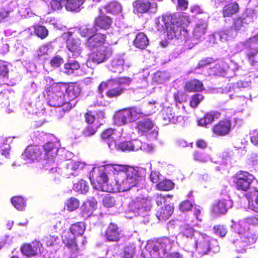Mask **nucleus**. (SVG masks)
Instances as JSON below:
<instances>
[{
	"instance_id": "f257e3e1",
	"label": "nucleus",
	"mask_w": 258,
	"mask_h": 258,
	"mask_svg": "<svg viewBox=\"0 0 258 258\" xmlns=\"http://www.w3.org/2000/svg\"><path fill=\"white\" fill-rule=\"evenodd\" d=\"M83 169L89 170V178L93 187L108 192L126 191L132 187L142 188L145 185V171L121 164H109L98 167L87 165L80 161L66 164V175L78 176Z\"/></svg>"
},
{
	"instance_id": "f03ea898",
	"label": "nucleus",
	"mask_w": 258,
	"mask_h": 258,
	"mask_svg": "<svg viewBox=\"0 0 258 258\" xmlns=\"http://www.w3.org/2000/svg\"><path fill=\"white\" fill-rule=\"evenodd\" d=\"M204 18L200 19L194 27L192 34L194 39L189 43L187 30L185 29L189 23V18L186 15L180 13L163 15L156 20V28L158 31H165L169 39L176 38L184 41L185 45L191 48L197 42L196 40H201L204 38L208 27V14L203 13Z\"/></svg>"
},
{
	"instance_id": "7ed1b4c3",
	"label": "nucleus",
	"mask_w": 258,
	"mask_h": 258,
	"mask_svg": "<svg viewBox=\"0 0 258 258\" xmlns=\"http://www.w3.org/2000/svg\"><path fill=\"white\" fill-rule=\"evenodd\" d=\"M186 222L180 226L178 236L181 238L186 251H196L202 255L210 251L213 253L219 252L220 247L216 239L195 230L193 226L196 223L193 220L187 219Z\"/></svg>"
},
{
	"instance_id": "20e7f679",
	"label": "nucleus",
	"mask_w": 258,
	"mask_h": 258,
	"mask_svg": "<svg viewBox=\"0 0 258 258\" xmlns=\"http://www.w3.org/2000/svg\"><path fill=\"white\" fill-rule=\"evenodd\" d=\"M233 233L229 240L234 245L237 252L243 253L249 246L255 243L257 235L250 231L249 226H258V216L247 217L236 223L232 221Z\"/></svg>"
},
{
	"instance_id": "39448f33",
	"label": "nucleus",
	"mask_w": 258,
	"mask_h": 258,
	"mask_svg": "<svg viewBox=\"0 0 258 258\" xmlns=\"http://www.w3.org/2000/svg\"><path fill=\"white\" fill-rule=\"evenodd\" d=\"M59 142H48L44 146H29L22 153V158L25 163H31L43 158L45 160L44 168L50 173L57 172L54 162V158L61 149H59Z\"/></svg>"
},
{
	"instance_id": "423d86ee",
	"label": "nucleus",
	"mask_w": 258,
	"mask_h": 258,
	"mask_svg": "<svg viewBox=\"0 0 258 258\" xmlns=\"http://www.w3.org/2000/svg\"><path fill=\"white\" fill-rule=\"evenodd\" d=\"M148 111L142 112L140 108L133 107L124 108L117 111L114 115V123L122 125L135 121L144 116H148L155 112L161 107L160 104L156 101L149 102L147 106Z\"/></svg>"
},
{
	"instance_id": "0eeeda50",
	"label": "nucleus",
	"mask_w": 258,
	"mask_h": 258,
	"mask_svg": "<svg viewBox=\"0 0 258 258\" xmlns=\"http://www.w3.org/2000/svg\"><path fill=\"white\" fill-rule=\"evenodd\" d=\"M132 82L131 78L123 77L110 79L106 82H102L98 87L100 95L105 88L108 90L106 94L109 98H116L122 94Z\"/></svg>"
},
{
	"instance_id": "6e6552de",
	"label": "nucleus",
	"mask_w": 258,
	"mask_h": 258,
	"mask_svg": "<svg viewBox=\"0 0 258 258\" xmlns=\"http://www.w3.org/2000/svg\"><path fill=\"white\" fill-rule=\"evenodd\" d=\"M174 242V239L167 237L156 241H148L146 245V250L149 258H165L170 251Z\"/></svg>"
},
{
	"instance_id": "1a4fd4ad",
	"label": "nucleus",
	"mask_w": 258,
	"mask_h": 258,
	"mask_svg": "<svg viewBox=\"0 0 258 258\" xmlns=\"http://www.w3.org/2000/svg\"><path fill=\"white\" fill-rule=\"evenodd\" d=\"M55 90H61L63 93L65 91V94H63L64 98L67 103L64 105V109L71 110L74 107L77 102L78 97L81 92V89L79 85L76 83L66 84L60 83L54 87Z\"/></svg>"
},
{
	"instance_id": "9d476101",
	"label": "nucleus",
	"mask_w": 258,
	"mask_h": 258,
	"mask_svg": "<svg viewBox=\"0 0 258 258\" xmlns=\"http://www.w3.org/2000/svg\"><path fill=\"white\" fill-rule=\"evenodd\" d=\"M85 229L86 226L84 223L78 222L72 225L70 227V232H64L61 236L63 243L71 249V251L75 252L78 249L76 236L82 235Z\"/></svg>"
},
{
	"instance_id": "9b49d317",
	"label": "nucleus",
	"mask_w": 258,
	"mask_h": 258,
	"mask_svg": "<svg viewBox=\"0 0 258 258\" xmlns=\"http://www.w3.org/2000/svg\"><path fill=\"white\" fill-rule=\"evenodd\" d=\"M57 84L54 85L51 90H47V101L50 106L56 108V111L59 112L60 114H58L59 117H62L67 111L70 110H66L64 108L66 101L63 96V94L61 90H55L54 87Z\"/></svg>"
},
{
	"instance_id": "f8f14e48",
	"label": "nucleus",
	"mask_w": 258,
	"mask_h": 258,
	"mask_svg": "<svg viewBox=\"0 0 258 258\" xmlns=\"http://www.w3.org/2000/svg\"><path fill=\"white\" fill-rule=\"evenodd\" d=\"M137 129L139 134L144 136L149 141L156 140L158 134L157 126L149 118H144L137 123Z\"/></svg>"
},
{
	"instance_id": "ddd939ff",
	"label": "nucleus",
	"mask_w": 258,
	"mask_h": 258,
	"mask_svg": "<svg viewBox=\"0 0 258 258\" xmlns=\"http://www.w3.org/2000/svg\"><path fill=\"white\" fill-rule=\"evenodd\" d=\"M239 119L237 118L227 117L220 120L212 127L213 133L217 136L224 137L230 134Z\"/></svg>"
},
{
	"instance_id": "4468645a",
	"label": "nucleus",
	"mask_w": 258,
	"mask_h": 258,
	"mask_svg": "<svg viewBox=\"0 0 258 258\" xmlns=\"http://www.w3.org/2000/svg\"><path fill=\"white\" fill-rule=\"evenodd\" d=\"M130 208L135 216L145 217L151 208V202L147 198L138 197L130 204Z\"/></svg>"
},
{
	"instance_id": "2eb2a0df",
	"label": "nucleus",
	"mask_w": 258,
	"mask_h": 258,
	"mask_svg": "<svg viewBox=\"0 0 258 258\" xmlns=\"http://www.w3.org/2000/svg\"><path fill=\"white\" fill-rule=\"evenodd\" d=\"M61 37L65 40L66 47L72 53L73 56L75 57L79 56L83 50L81 40L79 38H75L73 32L70 31L64 33Z\"/></svg>"
},
{
	"instance_id": "dca6fc26",
	"label": "nucleus",
	"mask_w": 258,
	"mask_h": 258,
	"mask_svg": "<svg viewBox=\"0 0 258 258\" xmlns=\"http://www.w3.org/2000/svg\"><path fill=\"white\" fill-rule=\"evenodd\" d=\"M101 138L107 142L108 147L112 150L116 146L117 140L126 138V135L123 132L122 128H120L118 130L108 128L102 133Z\"/></svg>"
},
{
	"instance_id": "f3484780",
	"label": "nucleus",
	"mask_w": 258,
	"mask_h": 258,
	"mask_svg": "<svg viewBox=\"0 0 258 258\" xmlns=\"http://www.w3.org/2000/svg\"><path fill=\"white\" fill-rule=\"evenodd\" d=\"M114 149L122 151H137L141 149L146 152H150L152 150V147L138 140H135L131 141H123L118 144L116 143V146Z\"/></svg>"
},
{
	"instance_id": "a211bd4d",
	"label": "nucleus",
	"mask_w": 258,
	"mask_h": 258,
	"mask_svg": "<svg viewBox=\"0 0 258 258\" xmlns=\"http://www.w3.org/2000/svg\"><path fill=\"white\" fill-rule=\"evenodd\" d=\"M254 179V176L248 172L240 171L235 174L233 182L238 190L247 191Z\"/></svg>"
},
{
	"instance_id": "6ab92c4d",
	"label": "nucleus",
	"mask_w": 258,
	"mask_h": 258,
	"mask_svg": "<svg viewBox=\"0 0 258 258\" xmlns=\"http://www.w3.org/2000/svg\"><path fill=\"white\" fill-rule=\"evenodd\" d=\"M221 196V199L215 201L212 206V211L217 215L225 214L233 205V202L226 189L222 192Z\"/></svg>"
},
{
	"instance_id": "aec40b11",
	"label": "nucleus",
	"mask_w": 258,
	"mask_h": 258,
	"mask_svg": "<svg viewBox=\"0 0 258 258\" xmlns=\"http://www.w3.org/2000/svg\"><path fill=\"white\" fill-rule=\"evenodd\" d=\"M131 64L125 62L124 54H115L110 60L108 65V69L112 73H121L129 68Z\"/></svg>"
},
{
	"instance_id": "412c9836",
	"label": "nucleus",
	"mask_w": 258,
	"mask_h": 258,
	"mask_svg": "<svg viewBox=\"0 0 258 258\" xmlns=\"http://www.w3.org/2000/svg\"><path fill=\"white\" fill-rule=\"evenodd\" d=\"M133 13L136 15H142L149 11L155 13L157 11V5L151 4L149 0H136L133 3Z\"/></svg>"
},
{
	"instance_id": "4be33fe9",
	"label": "nucleus",
	"mask_w": 258,
	"mask_h": 258,
	"mask_svg": "<svg viewBox=\"0 0 258 258\" xmlns=\"http://www.w3.org/2000/svg\"><path fill=\"white\" fill-rule=\"evenodd\" d=\"M22 253L28 256H34L39 253L43 254L44 250L42 244L35 240L30 244L24 245L21 248Z\"/></svg>"
},
{
	"instance_id": "5701e85b",
	"label": "nucleus",
	"mask_w": 258,
	"mask_h": 258,
	"mask_svg": "<svg viewBox=\"0 0 258 258\" xmlns=\"http://www.w3.org/2000/svg\"><path fill=\"white\" fill-rule=\"evenodd\" d=\"M111 53L112 51L110 48L101 46L97 48L96 50L92 54L90 57V59L99 64L107 59Z\"/></svg>"
},
{
	"instance_id": "b1692460",
	"label": "nucleus",
	"mask_w": 258,
	"mask_h": 258,
	"mask_svg": "<svg viewBox=\"0 0 258 258\" xmlns=\"http://www.w3.org/2000/svg\"><path fill=\"white\" fill-rule=\"evenodd\" d=\"M162 115L165 124H168L169 123H176L178 120L182 119V116H176L175 112L173 110V108L170 106L165 107L163 108Z\"/></svg>"
},
{
	"instance_id": "393cba45",
	"label": "nucleus",
	"mask_w": 258,
	"mask_h": 258,
	"mask_svg": "<svg viewBox=\"0 0 258 258\" xmlns=\"http://www.w3.org/2000/svg\"><path fill=\"white\" fill-rule=\"evenodd\" d=\"M96 205L97 202L94 199L87 200L81 207V216L85 219L89 217L96 209Z\"/></svg>"
},
{
	"instance_id": "a878e982",
	"label": "nucleus",
	"mask_w": 258,
	"mask_h": 258,
	"mask_svg": "<svg viewBox=\"0 0 258 258\" xmlns=\"http://www.w3.org/2000/svg\"><path fill=\"white\" fill-rule=\"evenodd\" d=\"M236 35V31L234 30L232 27H230L225 28L219 32L215 33V36L212 38L218 37L221 41L225 42L235 37Z\"/></svg>"
},
{
	"instance_id": "bb28decb",
	"label": "nucleus",
	"mask_w": 258,
	"mask_h": 258,
	"mask_svg": "<svg viewBox=\"0 0 258 258\" xmlns=\"http://www.w3.org/2000/svg\"><path fill=\"white\" fill-rule=\"evenodd\" d=\"M105 41V35L101 33H95L88 38L86 45L90 48H98L103 46L102 44Z\"/></svg>"
},
{
	"instance_id": "cd10ccee",
	"label": "nucleus",
	"mask_w": 258,
	"mask_h": 258,
	"mask_svg": "<svg viewBox=\"0 0 258 258\" xmlns=\"http://www.w3.org/2000/svg\"><path fill=\"white\" fill-rule=\"evenodd\" d=\"M254 48L247 52V58L251 66H254L257 62L258 58V34L252 37Z\"/></svg>"
},
{
	"instance_id": "c85d7f7f",
	"label": "nucleus",
	"mask_w": 258,
	"mask_h": 258,
	"mask_svg": "<svg viewBox=\"0 0 258 258\" xmlns=\"http://www.w3.org/2000/svg\"><path fill=\"white\" fill-rule=\"evenodd\" d=\"M254 48L252 37L246 39L244 41H240L237 43L234 46L233 52L234 53L239 52L244 49H247L246 52V56H247V52Z\"/></svg>"
},
{
	"instance_id": "c756f323",
	"label": "nucleus",
	"mask_w": 258,
	"mask_h": 258,
	"mask_svg": "<svg viewBox=\"0 0 258 258\" xmlns=\"http://www.w3.org/2000/svg\"><path fill=\"white\" fill-rule=\"evenodd\" d=\"M173 212V205L168 204L158 210L156 216L160 221H166L171 216Z\"/></svg>"
},
{
	"instance_id": "7c9ffc66",
	"label": "nucleus",
	"mask_w": 258,
	"mask_h": 258,
	"mask_svg": "<svg viewBox=\"0 0 258 258\" xmlns=\"http://www.w3.org/2000/svg\"><path fill=\"white\" fill-rule=\"evenodd\" d=\"M106 236L108 241H116L120 237V233L116 224L111 223L106 231Z\"/></svg>"
},
{
	"instance_id": "2f4dec72",
	"label": "nucleus",
	"mask_w": 258,
	"mask_h": 258,
	"mask_svg": "<svg viewBox=\"0 0 258 258\" xmlns=\"http://www.w3.org/2000/svg\"><path fill=\"white\" fill-rule=\"evenodd\" d=\"M221 113L218 111H210L198 121L199 125L204 126L211 123L215 119L220 118Z\"/></svg>"
},
{
	"instance_id": "473e14b6",
	"label": "nucleus",
	"mask_w": 258,
	"mask_h": 258,
	"mask_svg": "<svg viewBox=\"0 0 258 258\" xmlns=\"http://www.w3.org/2000/svg\"><path fill=\"white\" fill-rule=\"evenodd\" d=\"M246 198L248 201V208L258 213V190L248 194Z\"/></svg>"
},
{
	"instance_id": "72a5a7b5",
	"label": "nucleus",
	"mask_w": 258,
	"mask_h": 258,
	"mask_svg": "<svg viewBox=\"0 0 258 258\" xmlns=\"http://www.w3.org/2000/svg\"><path fill=\"white\" fill-rule=\"evenodd\" d=\"M250 85L249 81L243 82L241 81H238L235 85L233 84H228L225 87V92L226 93H230L233 92L234 93H238L239 90L241 88L248 87Z\"/></svg>"
},
{
	"instance_id": "f704fd0d",
	"label": "nucleus",
	"mask_w": 258,
	"mask_h": 258,
	"mask_svg": "<svg viewBox=\"0 0 258 258\" xmlns=\"http://www.w3.org/2000/svg\"><path fill=\"white\" fill-rule=\"evenodd\" d=\"M134 44L136 47L143 49L149 44V40L145 33L140 32L137 34Z\"/></svg>"
},
{
	"instance_id": "c9c22d12",
	"label": "nucleus",
	"mask_w": 258,
	"mask_h": 258,
	"mask_svg": "<svg viewBox=\"0 0 258 258\" xmlns=\"http://www.w3.org/2000/svg\"><path fill=\"white\" fill-rule=\"evenodd\" d=\"M215 66L211 68L214 69V72L217 75L227 76V69L228 68V63L223 60H219L215 62Z\"/></svg>"
},
{
	"instance_id": "e433bc0d",
	"label": "nucleus",
	"mask_w": 258,
	"mask_h": 258,
	"mask_svg": "<svg viewBox=\"0 0 258 258\" xmlns=\"http://www.w3.org/2000/svg\"><path fill=\"white\" fill-rule=\"evenodd\" d=\"M78 31L82 37L89 38L97 33V29L95 26L87 25L79 27Z\"/></svg>"
},
{
	"instance_id": "4c0bfd02",
	"label": "nucleus",
	"mask_w": 258,
	"mask_h": 258,
	"mask_svg": "<svg viewBox=\"0 0 258 258\" xmlns=\"http://www.w3.org/2000/svg\"><path fill=\"white\" fill-rule=\"evenodd\" d=\"M9 65V64L8 62L0 60V76L3 77L5 83L9 85L13 86L16 84V81L8 82Z\"/></svg>"
},
{
	"instance_id": "58836bf2",
	"label": "nucleus",
	"mask_w": 258,
	"mask_h": 258,
	"mask_svg": "<svg viewBox=\"0 0 258 258\" xmlns=\"http://www.w3.org/2000/svg\"><path fill=\"white\" fill-rule=\"evenodd\" d=\"M10 138L0 137V152L2 155L6 158H9L10 145L8 142Z\"/></svg>"
},
{
	"instance_id": "ea45409f",
	"label": "nucleus",
	"mask_w": 258,
	"mask_h": 258,
	"mask_svg": "<svg viewBox=\"0 0 258 258\" xmlns=\"http://www.w3.org/2000/svg\"><path fill=\"white\" fill-rule=\"evenodd\" d=\"M112 23L111 19L108 16L102 15L95 20V27L98 26L101 29H107Z\"/></svg>"
},
{
	"instance_id": "a19ab883",
	"label": "nucleus",
	"mask_w": 258,
	"mask_h": 258,
	"mask_svg": "<svg viewBox=\"0 0 258 258\" xmlns=\"http://www.w3.org/2000/svg\"><path fill=\"white\" fill-rule=\"evenodd\" d=\"M257 15L255 11L252 9H247L240 18L246 25L253 22L256 18Z\"/></svg>"
},
{
	"instance_id": "79ce46f5",
	"label": "nucleus",
	"mask_w": 258,
	"mask_h": 258,
	"mask_svg": "<svg viewBox=\"0 0 258 258\" xmlns=\"http://www.w3.org/2000/svg\"><path fill=\"white\" fill-rule=\"evenodd\" d=\"M185 89L189 92L201 91L204 89L203 84L198 80H193L186 83Z\"/></svg>"
},
{
	"instance_id": "37998d69",
	"label": "nucleus",
	"mask_w": 258,
	"mask_h": 258,
	"mask_svg": "<svg viewBox=\"0 0 258 258\" xmlns=\"http://www.w3.org/2000/svg\"><path fill=\"white\" fill-rule=\"evenodd\" d=\"M104 9L107 13L116 14L121 12L122 7L117 2L112 1L105 5Z\"/></svg>"
},
{
	"instance_id": "c03bdc74",
	"label": "nucleus",
	"mask_w": 258,
	"mask_h": 258,
	"mask_svg": "<svg viewBox=\"0 0 258 258\" xmlns=\"http://www.w3.org/2000/svg\"><path fill=\"white\" fill-rule=\"evenodd\" d=\"M73 189L80 194H85L89 191V185L86 180L81 179L74 184Z\"/></svg>"
},
{
	"instance_id": "a18cd8bd",
	"label": "nucleus",
	"mask_w": 258,
	"mask_h": 258,
	"mask_svg": "<svg viewBox=\"0 0 258 258\" xmlns=\"http://www.w3.org/2000/svg\"><path fill=\"white\" fill-rule=\"evenodd\" d=\"M239 10L238 5L236 3H231L225 6L223 10L224 17H229L236 14Z\"/></svg>"
},
{
	"instance_id": "49530a36",
	"label": "nucleus",
	"mask_w": 258,
	"mask_h": 258,
	"mask_svg": "<svg viewBox=\"0 0 258 258\" xmlns=\"http://www.w3.org/2000/svg\"><path fill=\"white\" fill-rule=\"evenodd\" d=\"M136 246L134 244H130L125 246L120 252V256L122 258H133L135 254Z\"/></svg>"
},
{
	"instance_id": "de8ad7c7",
	"label": "nucleus",
	"mask_w": 258,
	"mask_h": 258,
	"mask_svg": "<svg viewBox=\"0 0 258 258\" xmlns=\"http://www.w3.org/2000/svg\"><path fill=\"white\" fill-rule=\"evenodd\" d=\"M169 78V75L166 72H157L153 77V81L159 84L166 82Z\"/></svg>"
},
{
	"instance_id": "09e8293b",
	"label": "nucleus",
	"mask_w": 258,
	"mask_h": 258,
	"mask_svg": "<svg viewBox=\"0 0 258 258\" xmlns=\"http://www.w3.org/2000/svg\"><path fill=\"white\" fill-rule=\"evenodd\" d=\"M11 203L19 211H23L26 207V201L22 197H14L11 199Z\"/></svg>"
},
{
	"instance_id": "8fccbe9b",
	"label": "nucleus",
	"mask_w": 258,
	"mask_h": 258,
	"mask_svg": "<svg viewBox=\"0 0 258 258\" xmlns=\"http://www.w3.org/2000/svg\"><path fill=\"white\" fill-rule=\"evenodd\" d=\"M80 68V64L77 61H73L64 65V73L67 75H71L74 73V71Z\"/></svg>"
},
{
	"instance_id": "3c124183",
	"label": "nucleus",
	"mask_w": 258,
	"mask_h": 258,
	"mask_svg": "<svg viewBox=\"0 0 258 258\" xmlns=\"http://www.w3.org/2000/svg\"><path fill=\"white\" fill-rule=\"evenodd\" d=\"M193 155L194 160L201 163H206L211 160L210 156L205 153L196 151Z\"/></svg>"
},
{
	"instance_id": "603ef678",
	"label": "nucleus",
	"mask_w": 258,
	"mask_h": 258,
	"mask_svg": "<svg viewBox=\"0 0 258 258\" xmlns=\"http://www.w3.org/2000/svg\"><path fill=\"white\" fill-rule=\"evenodd\" d=\"M80 206L79 201L75 198H71L69 199L66 203V206L68 211H73L76 210Z\"/></svg>"
},
{
	"instance_id": "864d4df0",
	"label": "nucleus",
	"mask_w": 258,
	"mask_h": 258,
	"mask_svg": "<svg viewBox=\"0 0 258 258\" xmlns=\"http://www.w3.org/2000/svg\"><path fill=\"white\" fill-rule=\"evenodd\" d=\"M158 189L161 190H169L174 187V183L170 180H163L157 184Z\"/></svg>"
},
{
	"instance_id": "5fc2aeb1",
	"label": "nucleus",
	"mask_w": 258,
	"mask_h": 258,
	"mask_svg": "<svg viewBox=\"0 0 258 258\" xmlns=\"http://www.w3.org/2000/svg\"><path fill=\"white\" fill-rule=\"evenodd\" d=\"M61 240L62 239L55 235H48L44 237V241L48 246L59 244Z\"/></svg>"
},
{
	"instance_id": "6e6d98bb",
	"label": "nucleus",
	"mask_w": 258,
	"mask_h": 258,
	"mask_svg": "<svg viewBox=\"0 0 258 258\" xmlns=\"http://www.w3.org/2000/svg\"><path fill=\"white\" fill-rule=\"evenodd\" d=\"M118 38V33L116 31L111 33H107V35H105V40H106V41L109 45L116 44Z\"/></svg>"
},
{
	"instance_id": "4d7b16f0",
	"label": "nucleus",
	"mask_w": 258,
	"mask_h": 258,
	"mask_svg": "<svg viewBox=\"0 0 258 258\" xmlns=\"http://www.w3.org/2000/svg\"><path fill=\"white\" fill-rule=\"evenodd\" d=\"M228 68L227 69V75L228 77H232V75H230L231 72H233L234 75H237L236 73V71H238L239 70V67L238 64L232 60H229L228 63Z\"/></svg>"
},
{
	"instance_id": "13d9d810",
	"label": "nucleus",
	"mask_w": 258,
	"mask_h": 258,
	"mask_svg": "<svg viewBox=\"0 0 258 258\" xmlns=\"http://www.w3.org/2000/svg\"><path fill=\"white\" fill-rule=\"evenodd\" d=\"M246 26V24H244L241 18L239 17L234 21L232 27L236 31V34H237L239 31H244Z\"/></svg>"
},
{
	"instance_id": "bf43d9fd",
	"label": "nucleus",
	"mask_w": 258,
	"mask_h": 258,
	"mask_svg": "<svg viewBox=\"0 0 258 258\" xmlns=\"http://www.w3.org/2000/svg\"><path fill=\"white\" fill-rule=\"evenodd\" d=\"M36 34L41 39L45 38L48 34L47 29L43 26H37L35 28Z\"/></svg>"
},
{
	"instance_id": "052dcab7",
	"label": "nucleus",
	"mask_w": 258,
	"mask_h": 258,
	"mask_svg": "<svg viewBox=\"0 0 258 258\" xmlns=\"http://www.w3.org/2000/svg\"><path fill=\"white\" fill-rule=\"evenodd\" d=\"M172 197V195H159L156 199V203L158 206H161L163 204H165V205H168L169 202V199H171Z\"/></svg>"
},
{
	"instance_id": "680f3d73",
	"label": "nucleus",
	"mask_w": 258,
	"mask_h": 258,
	"mask_svg": "<svg viewBox=\"0 0 258 258\" xmlns=\"http://www.w3.org/2000/svg\"><path fill=\"white\" fill-rule=\"evenodd\" d=\"M19 13L22 18H28L33 15V13L30 8L27 6L21 7L19 10Z\"/></svg>"
},
{
	"instance_id": "e2e57ef3",
	"label": "nucleus",
	"mask_w": 258,
	"mask_h": 258,
	"mask_svg": "<svg viewBox=\"0 0 258 258\" xmlns=\"http://www.w3.org/2000/svg\"><path fill=\"white\" fill-rule=\"evenodd\" d=\"M102 202L104 206L110 208L115 205V200L114 197L110 195H107L103 198Z\"/></svg>"
},
{
	"instance_id": "0e129e2a",
	"label": "nucleus",
	"mask_w": 258,
	"mask_h": 258,
	"mask_svg": "<svg viewBox=\"0 0 258 258\" xmlns=\"http://www.w3.org/2000/svg\"><path fill=\"white\" fill-rule=\"evenodd\" d=\"M150 179L153 183H158L161 181L162 176L158 171L153 170L151 172Z\"/></svg>"
},
{
	"instance_id": "69168bd1",
	"label": "nucleus",
	"mask_w": 258,
	"mask_h": 258,
	"mask_svg": "<svg viewBox=\"0 0 258 258\" xmlns=\"http://www.w3.org/2000/svg\"><path fill=\"white\" fill-rule=\"evenodd\" d=\"M204 97L201 94L194 95L190 102V105L192 108H196L199 103L203 100Z\"/></svg>"
},
{
	"instance_id": "338daca9",
	"label": "nucleus",
	"mask_w": 258,
	"mask_h": 258,
	"mask_svg": "<svg viewBox=\"0 0 258 258\" xmlns=\"http://www.w3.org/2000/svg\"><path fill=\"white\" fill-rule=\"evenodd\" d=\"M214 230L215 233L220 237L225 236L227 232L226 227L223 225L215 226L214 227Z\"/></svg>"
},
{
	"instance_id": "774afa93",
	"label": "nucleus",
	"mask_w": 258,
	"mask_h": 258,
	"mask_svg": "<svg viewBox=\"0 0 258 258\" xmlns=\"http://www.w3.org/2000/svg\"><path fill=\"white\" fill-rule=\"evenodd\" d=\"M97 126L88 125L83 131V134L85 137H89L94 135L97 131Z\"/></svg>"
}]
</instances>
